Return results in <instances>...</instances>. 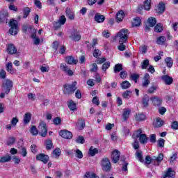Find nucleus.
<instances>
[{"label":"nucleus","mask_w":178,"mask_h":178,"mask_svg":"<svg viewBox=\"0 0 178 178\" xmlns=\"http://www.w3.org/2000/svg\"><path fill=\"white\" fill-rule=\"evenodd\" d=\"M132 138L134 140H137V138H138L139 142L141 144H147V143H148V137L145 134L143 133V129H139L137 131H136L134 133Z\"/></svg>","instance_id":"f257e3e1"},{"label":"nucleus","mask_w":178,"mask_h":178,"mask_svg":"<svg viewBox=\"0 0 178 178\" xmlns=\"http://www.w3.org/2000/svg\"><path fill=\"white\" fill-rule=\"evenodd\" d=\"M117 38H118L119 42H127V38H129V30L126 29L120 30L117 34Z\"/></svg>","instance_id":"f03ea898"},{"label":"nucleus","mask_w":178,"mask_h":178,"mask_svg":"<svg viewBox=\"0 0 178 178\" xmlns=\"http://www.w3.org/2000/svg\"><path fill=\"white\" fill-rule=\"evenodd\" d=\"M77 86V82L74 81L72 84L69 85H64V90L63 92L64 94L70 95L73 94L76 90H77V88L76 87Z\"/></svg>","instance_id":"7ed1b4c3"},{"label":"nucleus","mask_w":178,"mask_h":178,"mask_svg":"<svg viewBox=\"0 0 178 178\" xmlns=\"http://www.w3.org/2000/svg\"><path fill=\"white\" fill-rule=\"evenodd\" d=\"M13 87V82L10 79H4L2 83V90L5 94L10 92V89Z\"/></svg>","instance_id":"20e7f679"},{"label":"nucleus","mask_w":178,"mask_h":178,"mask_svg":"<svg viewBox=\"0 0 178 178\" xmlns=\"http://www.w3.org/2000/svg\"><path fill=\"white\" fill-rule=\"evenodd\" d=\"M9 24L11 27L9 30L10 34H11V35H16V34L19 33V25H17V21L13 19L10 21Z\"/></svg>","instance_id":"39448f33"},{"label":"nucleus","mask_w":178,"mask_h":178,"mask_svg":"<svg viewBox=\"0 0 178 178\" xmlns=\"http://www.w3.org/2000/svg\"><path fill=\"white\" fill-rule=\"evenodd\" d=\"M39 134L42 137H46L47 134H48V129L47 128V124L44 122H41L39 124Z\"/></svg>","instance_id":"423d86ee"},{"label":"nucleus","mask_w":178,"mask_h":178,"mask_svg":"<svg viewBox=\"0 0 178 178\" xmlns=\"http://www.w3.org/2000/svg\"><path fill=\"white\" fill-rule=\"evenodd\" d=\"M30 33H31V38L33 40L34 45H40V43L41 42V40H40L38 37H37V31L35 29H31Z\"/></svg>","instance_id":"0eeeda50"},{"label":"nucleus","mask_w":178,"mask_h":178,"mask_svg":"<svg viewBox=\"0 0 178 178\" xmlns=\"http://www.w3.org/2000/svg\"><path fill=\"white\" fill-rule=\"evenodd\" d=\"M70 38L72 41L77 42V41H80V40H81V35L77 30H74L72 32H71Z\"/></svg>","instance_id":"6e6552de"},{"label":"nucleus","mask_w":178,"mask_h":178,"mask_svg":"<svg viewBox=\"0 0 178 178\" xmlns=\"http://www.w3.org/2000/svg\"><path fill=\"white\" fill-rule=\"evenodd\" d=\"M102 166L103 170L105 172H109L111 170V161L108 158L103 159L102 161Z\"/></svg>","instance_id":"1a4fd4ad"},{"label":"nucleus","mask_w":178,"mask_h":178,"mask_svg":"<svg viewBox=\"0 0 178 178\" xmlns=\"http://www.w3.org/2000/svg\"><path fill=\"white\" fill-rule=\"evenodd\" d=\"M9 13L6 10L0 11V23H8Z\"/></svg>","instance_id":"9d476101"},{"label":"nucleus","mask_w":178,"mask_h":178,"mask_svg":"<svg viewBox=\"0 0 178 178\" xmlns=\"http://www.w3.org/2000/svg\"><path fill=\"white\" fill-rule=\"evenodd\" d=\"M150 101L154 106H161V105H162V98L158 96L150 97Z\"/></svg>","instance_id":"9b49d317"},{"label":"nucleus","mask_w":178,"mask_h":178,"mask_svg":"<svg viewBox=\"0 0 178 178\" xmlns=\"http://www.w3.org/2000/svg\"><path fill=\"white\" fill-rule=\"evenodd\" d=\"M59 135L60 136V137H63V138H65L67 140H70L73 137L72 132L67 130L60 131Z\"/></svg>","instance_id":"f8f14e48"},{"label":"nucleus","mask_w":178,"mask_h":178,"mask_svg":"<svg viewBox=\"0 0 178 178\" xmlns=\"http://www.w3.org/2000/svg\"><path fill=\"white\" fill-rule=\"evenodd\" d=\"M161 161H163V154L162 153H159L157 157L155 156L152 157V161L155 166H159Z\"/></svg>","instance_id":"ddd939ff"},{"label":"nucleus","mask_w":178,"mask_h":178,"mask_svg":"<svg viewBox=\"0 0 178 178\" xmlns=\"http://www.w3.org/2000/svg\"><path fill=\"white\" fill-rule=\"evenodd\" d=\"M120 158V152L118 149H115L111 154V159L113 163H118L119 159Z\"/></svg>","instance_id":"4468645a"},{"label":"nucleus","mask_w":178,"mask_h":178,"mask_svg":"<svg viewBox=\"0 0 178 178\" xmlns=\"http://www.w3.org/2000/svg\"><path fill=\"white\" fill-rule=\"evenodd\" d=\"M36 159L38 161H41L43 163H48V161H49V156L44 154H39L36 156Z\"/></svg>","instance_id":"2eb2a0df"},{"label":"nucleus","mask_w":178,"mask_h":178,"mask_svg":"<svg viewBox=\"0 0 178 178\" xmlns=\"http://www.w3.org/2000/svg\"><path fill=\"white\" fill-rule=\"evenodd\" d=\"M149 74L146 73L143 77V82L142 83V86L144 87L145 88H147L148 86H149V83L151 81H149Z\"/></svg>","instance_id":"dca6fc26"},{"label":"nucleus","mask_w":178,"mask_h":178,"mask_svg":"<svg viewBox=\"0 0 178 178\" xmlns=\"http://www.w3.org/2000/svg\"><path fill=\"white\" fill-rule=\"evenodd\" d=\"M175 173L172 168H168V170L164 172L163 178H175Z\"/></svg>","instance_id":"f3484780"},{"label":"nucleus","mask_w":178,"mask_h":178,"mask_svg":"<svg viewBox=\"0 0 178 178\" xmlns=\"http://www.w3.org/2000/svg\"><path fill=\"white\" fill-rule=\"evenodd\" d=\"M130 113H131V110H130V108L124 109L123 113L122 115L124 122H127V119H129V118H130Z\"/></svg>","instance_id":"a211bd4d"},{"label":"nucleus","mask_w":178,"mask_h":178,"mask_svg":"<svg viewBox=\"0 0 178 178\" xmlns=\"http://www.w3.org/2000/svg\"><path fill=\"white\" fill-rule=\"evenodd\" d=\"M161 79L163 80V81H164V83H165L167 86H170V84L173 83V79L168 75H163L161 77Z\"/></svg>","instance_id":"6ab92c4d"},{"label":"nucleus","mask_w":178,"mask_h":178,"mask_svg":"<svg viewBox=\"0 0 178 178\" xmlns=\"http://www.w3.org/2000/svg\"><path fill=\"white\" fill-rule=\"evenodd\" d=\"M115 17L117 22L120 23V22L124 19V12L123 10H120L117 13Z\"/></svg>","instance_id":"aec40b11"},{"label":"nucleus","mask_w":178,"mask_h":178,"mask_svg":"<svg viewBox=\"0 0 178 178\" xmlns=\"http://www.w3.org/2000/svg\"><path fill=\"white\" fill-rule=\"evenodd\" d=\"M95 20L97 23H104L105 22V16L97 13L95 15Z\"/></svg>","instance_id":"412c9836"},{"label":"nucleus","mask_w":178,"mask_h":178,"mask_svg":"<svg viewBox=\"0 0 178 178\" xmlns=\"http://www.w3.org/2000/svg\"><path fill=\"white\" fill-rule=\"evenodd\" d=\"M6 69L8 73H10L11 74H13L16 73V70L13 69V65L12 63H8L6 66Z\"/></svg>","instance_id":"4be33fe9"},{"label":"nucleus","mask_w":178,"mask_h":178,"mask_svg":"<svg viewBox=\"0 0 178 178\" xmlns=\"http://www.w3.org/2000/svg\"><path fill=\"white\" fill-rule=\"evenodd\" d=\"M7 52L10 55H13V54H16L17 52V49L13 44H9L7 47Z\"/></svg>","instance_id":"5701e85b"},{"label":"nucleus","mask_w":178,"mask_h":178,"mask_svg":"<svg viewBox=\"0 0 178 178\" xmlns=\"http://www.w3.org/2000/svg\"><path fill=\"white\" fill-rule=\"evenodd\" d=\"M149 100H150V98H149V95H145L143 97L142 102H143V105L144 108H147V106H148V105H149Z\"/></svg>","instance_id":"b1692460"},{"label":"nucleus","mask_w":178,"mask_h":178,"mask_svg":"<svg viewBox=\"0 0 178 178\" xmlns=\"http://www.w3.org/2000/svg\"><path fill=\"white\" fill-rule=\"evenodd\" d=\"M66 62L68 65H76L77 63V60L74 59V57L70 56L66 58Z\"/></svg>","instance_id":"393cba45"},{"label":"nucleus","mask_w":178,"mask_h":178,"mask_svg":"<svg viewBox=\"0 0 178 178\" xmlns=\"http://www.w3.org/2000/svg\"><path fill=\"white\" fill-rule=\"evenodd\" d=\"M65 13L67 17H69L71 20H73V19H74V13H73V10L67 8L66 9Z\"/></svg>","instance_id":"a878e982"},{"label":"nucleus","mask_w":178,"mask_h":178,"mask_svg":"<svg viewBox=\"0 0 178 178\" xmlns=\"http://www.w3.org/2000/svg\"><path fill=\"white\" fill-rule=\"evenodd\" d=\"M31 120V113H26L24 115V124H28V123H30V121Z\"/></svg>","instance_id":"bb28decb"},{"label":"nucleus","mask_w":178,"mask_h":178,"mask_svg":"<svg viewBox=\"0 0 178 178\" xmlns=\"http://www.w3.org/2000/svg\"><path fill=\"white\" fill-rule=\"evenodd\" d=\"M154 127H162V126H163V121L161 118H158L154 122Z\"/></svg>","instance_id":"cd10ccee"},{"label":"nucleus","mask_w":178,"mask_h":178,"mask_svg":"<svg viewBox=\"0 0 178 178\" xmlns=\"http://www.w3.org/2000/svg\"><path fill=\"white\" fill-rule=\"evenodd\" d=\"M157 13H163L165 12V3H159L157 9H156Z\"/></svg>","instance_id":"c85d7f7f"},{"label":"nucleus","mask_w":178,"mask_h":178,"mask_svg":"<svg viewBox=\"0 0 178 178\" xmlns=\"http://www.w3.org/2000/svg\"><path fill=\"white\" fill-rule=\"evenodd\" d=\"M131 84L129 81H124L120 83V87L122 90H127V88H130Z\"/></svg>","instance_id":"c756f323"},{"label":"nucleus","mask_w":178,"mask_h":178,"mask_svg":"<svg viewBox=\"0 0 178 178\" xmlns=\"http://www.w3.org/2000/svg\"><path fill=\"white\" fill-rule=\"evenodd\" d=\"M156 42L159 45H163L166 42V37L160 36L157 38Z\"/></svg>","instance_id":"7c9ffc66"},{"label":"nucleus","mask_w":178,"mask_h":178,"mask_svg":"<svg viewBox=\"0 0 178 178\" xmlns=\"http://www.w3.org/2000/svg\"><path fill=\"white\" fill-rule=\"evenodd\" d=\"M88 154L90 155V156H95L96 154H98V149L91 146L89 149Z\"/></svg>","instance_id":"2f4dec72"},{"label":"nucleus","mask_w":178,"mask_h":178,"mask_svg":"<svg viewBox=\"0 0 178 178\" xmlns=\"http://www.w3.org/2000/svg\"><path fill=\"white\" fill-rule=\"evenodd\" d=\"M68 108L69 109H70V111H72L73 112H74V111H76L77 109L76 103H74V102H73L72 100L70 101L68 104Z\"/></svg>","instance_id":"473e14b6"},{"label":"nucleus","mask_w":178,"mask_h":178,"mask_svg":"<svg viewBox=\"0 0 178 178\" xmlns=\"http://www.w3.org/2000/svg\"><path fill=\"white\" fill-rule=\"evenodd\" d=\"M141 24V19L140 17H136L134 19V22H132L133 27H138Z\"/></svg>","instance_id":"72a5a7b5"},{"label":"nucleus","mask_w":178,"mask_h":178,"mask_svg":"<svg viewBox=\"0 0 178 178\" xmlns=\"http://www.w3.org/2000/svg\"><path fill=\"white\" fill-rule=\"evenodd\" d=\"M30 12H31V10L30 9V8L25 7L23 9V13H24L23 19H27L29 15H30Z\"/></svg>","instance_id":"f704fd0d"},{"label":"nucleus","mask_w":178,"mask_h":178,"mask_svg":"<svg viewBox=\"0 0 178 178\" xmlns=\"http://www.w3.org/2000/svg\"><path fill=\"white\" fill-rule=\"evenodd\" d=\"M79 130H83L86 127V122L83 120H80L76 124Z\"/></svg>","instance_id":"c9c22d12"},{"label":"nucleus","mask_w":178,"mask_h":178,"mask_svg":"<svg viewBox=\"0 0 178 178\" xmlns=\"http://www.w3.org/2000/svg\"><path fill=\"white\" fill-rule=\"evenodd\" d=\"M157 88H158V86L156 85L155 84L152 85L147 90L148 94H154L155 91H156Z\"/></svg>","instance_id":"e433bc0d"},{"label":"nucleus","mask_w":178,"mask_h":178,"mask_svg":"<svg viewBox=\"0 0 178 178\" xmlns=\"http://www.w3.org/2000/svg\"><path fill=\"white\" fill-rule=\"evenodd\" d=\"M121 70H123V65L116 64L114 67V73H119Z\"/></svg>","instance_id":"4c0bfd02"},{"label":"nucleus","mask_w":178,"mask_h":178,"mask_svg":"<svg viewBox=\"0 0 178 178\" xmlns=\"http://www.w3.org/2000/svg\"><path fill=\"white\" fill-rule=\"evenodd\" d=\"M165 62L168 67H172L173 66V60L170 57H168L165 59Z\"/></svg>","instance_id":"58836bf2"},{"label":"nucleus","mask_w":178,"mask_h":178,"mask_svg":"<svg viewBox=\"0 0 178 178\" xmlns=\"http://www.w3.org/2000/svg\"><path fill=\"white\" fill-rule=\"evenodd\" d=\"M149 27H154L156 24V19L150 17L148 19Z\"/></svg>","instance_id":"ea45409f"},{"label":"nucleus","mask_w":178,"mask_h":178,"mask_svg":"<svg viewBox=\"0 0 178 178\" xmlns=\"http://www.w3.org/2000/svg\"><path fill=\"white\" fill-rule=\"evenodd\" d=\"M10 159H12L10 156H9V155L4 156L0 158V163H5V162H9L10 161Z\"/></svg>","instance_id":"a19ab883"},{"label":"nucleus","mask_w":178,"mask_h":178,"mask_svg":"<svg viewBox=\"0 0 178 178\" xmlns=\"http://www.w3.org/2000/svg\"><path fill=\"white\" fill-rule=\"evenodd\" d=\"M142 69H147L149 66V60L145 59L141 63Z\"/></svg>","instance_id":"79ce46f5"},{"label":"nucleus","mask_w":178,"mask_h":178,"mask_svg":"<svg viewBox=\"0 0 178 178\" xmlns=\"http://www.w3.org/2000/svg\"><path fill=\"white\" fill-rule=\"evenodd\" d=\"M84 178H99V177L95 173L88 172L86 173Z\"/></svg>","instance_id":"37998d69"},{"label":"nucleus","mask_w":178,"mask_h":178,"mask_svg":"<svg viewBox=\"0 0 178 178\" xmlns=\"http://www.w3.org/2000/svg\"><path fill=\"white\" fill-rule=\"evenodd\" d=\"M144 9L145 10H149L151 9V0H146L144 2Z\"/></svg>","instance_id":"c03bdc74"},{"label":"nucleus","mask_w":178,"mask_h":178,"mask_svg":"<svg viewBox=\"0 0 178 178\" xmlns=\"http://www.w3.org/2000/svg\"><path fill=\"white\" fill-rule=\"evenodd\" d=\"M136 120H137V122L145 120V115H144L143 113L137 114L136 116Z\"/></svg>","instance_id":"a18cd8bd"},{"label":"nucleus","mask_w":178,"mask_h":178,"mask_svg":"<svg viewBox=\"0 0 178 178\" xmlns=\"http://www.w3.org/2000/svg\"><path fill=\"white\" fill-rule=\"evenodd\" d=\"M19 152L22 155V156H27V149L26 147L21 146L19 148Z\"/></svg>","instance_id":"49530a36"},{"label":"nucleus","mask_w":178,"mask_h":178,"mask_svg":"<svg viewBox=\"0 0 178 178\" xmlns=\"http://www.w3.org/2000/svg\"><path fill=\"white\" fill-rule=\"evenodd\" d=\"M40 70L42 73H48V72H49V67L45 64H43L40 67Z\"/></svg>","instance_id":"de8ad7c7"},{"label":"nucleus","mask_w":178,"mask_h":178,"mask_svg":"<svg viewBox=\"0 0 178 178\" xmlns=\"http://www.w3.org/2000/svg\"><path fill=\"white\" fill-rule=\"evenodd\" d=\"M53 123L56 126H58V124H60L62 123V119L59 117H56L53 120Z\"/></svg>","instance_id":"09e8293b"},{"label":"nucleus","mask_w":178,"mask_h":178,"mask_svg":"<svg viewBox=\"0 0 178 178\" xmlns=\"http://www.w3.org/2000/svg\"><path fill=\"white\" fill-rule=\"evenodd\" d=\"M162 24H157L156 26L154 27V31L156 33H161L162 31Z\"/></svg>","instance_id":"8fccbe9b"},{"label":"nucleus","mask_w":178,"mask_h":178,"mask_svg":"<svg viewBox=\"0 0 178 178\" xmlns=\"http://www.w3.org/2000/svg\"><path fill=\"white\" fill-rule=\"evenodd\" d=\"M130 94H131V91L130 90H127L125 91L123 94H122V97L123 98H124L125 99H129V98H130V97H131L130 95Z\"/></svg>","instance_id":"3c124183"},{"label":"nucleus","mask_w":178,"mask_h":178,"mask_svg":"<svg viewBox=\"0 0 178 178\" xmlns=\"http://www.w3.org/2000/svg\"><path fill=\"white\" fill-rule=\"evenodd\" d=\"M110 66H111V63L109 61L104 63L102 65V70L104 72H106V70L109 69Z\"/></svg>","instance_id":"603ef678"},{"label":"nucleus","mask_w":178,"mask_h":178,"mask_svg":"<svg viewBox=\"0 0 178 178\" xmlns=\"http://www.w3.org/2000/svg\"><path fill=\"white\" fill-rule=\"evenodd\" d=\"M136 157L138 158V161H140V162H144V159H143V154L140 151H136Z\"/></svg>","instance_id":"864d4df0"},{"label":"nucleus","mask_w":178,"mask_h":178,"mask_svg":"<svg viewBox=\"0 0 178 178\" xmlns=\"http://www.w3.org/2000/svg\"><path fill=\"white\" fill-rule=\"evenodd\" d=\"M31 133L33 136H37V134H38V130H37V127L35 126H33L31 128Z\"/></svg>","instance_id":"5fc2aeb1"},{"label":"nucleus","mask_w":178,"mask_h":178,"mask_svg":"<svg viewBox=\"0 0 178 178\" xmlns=\"http://www.w3.org/2000/svg\"><path fill=\"white\" fill-rule=\"evenodd\" d=\"M158 145L160 148H163L165 147V140L163 138H160L157 142Z\"/></svg>","instance_id":"6e6d98bb"},{"label":"nucleus","mask_w":178,"mask_h":178,"mask_svg":"<svg viewBox=\"0 0 178 178\" xmlns=\"http://www.w3.org/2000/svg\"><path fill=\"white\" fill-rule=\"evenodd\" d=\"M58 22H60L61 26H63V24H65V23H66V17H65V15L60 16L58 19Z\"/></svg>","instance_id":"4d7b16f0"},{"label":"nucleus","mask_w":178,"mask_h":178,"mask_svg":"<svg viewBox=\"0 0 178 178\" xmlns=\"http://www.w3.org/2000/svg\"><path fill=\"white\" fill-rule=\"evenodd\" d=\"M76 143L78 144H84V137L78 136L76 139Z\"/></svg>","instance_id":"13d9d810"},{"label":"nucleus","mask_w":178,"mask_h":178,"mask_svg":"<svg viewBox=\"0 0 178 178\" xmlns=\"http://www.w3.org/2000/svg\"><path fill=\"white\" fill-rule=\"evenodd\" d=\"M53 154L55 155L56 158L60 156V149L56 148L53 151Z\"/></svg>","instance_id":"bf43d9fd"},{"label":"nucleus","mask_w":178,"mask_h":178,"mask_svg":"<svg viewBox=\"0 0 178 178\" xmlns=\"http://www.w3.org/2000/svg\"><path fill=\"white\" fill-rule=\"evenodd\" d=\"M101 51H99L98 49H96L93 51V56L95 58H98V56H101Z\"/></svg>","instance_id":"052dcab7"},{"label":"nucleus","mask_w":178,"mask_h":178,"mask_svg":"<svg viewBox=\"0 0 178 178\" xmlns=\"http://www.w3.org/2000/svg\"><path fill=\"white\" fill-rule=\"evenodd\" d=\"M149 141H150V143H156V135L151 134L149 136Z\"/></svg>","instance_id":"680f3d73"},{"label":"nucleus","mask_w":178,"mask_h":178,"mask_svg":"<svg viewBox=\"0 0 178 178\" xmlns=\"http://www.w3.org/2000/svg\"><path fill=\"white\" fill-rule=\"evenodd\" d=\"M126 42H120V45L118 47V49L119 51H124L126 49V45H124Z\"/></svg>","instance_id":"e2e57ef3"},{"label":"nucleus","mask_w":178,"mask_h":178,"mask_svg":"<svg viewBox=\"0 0 178 178\" xmlns=\"http://www.w3.org/2000/svg\"><path fill=\"white\" fill-rule=\"evenodd\" d=\"M46 148L47 149H51L52 148V140H49L46 141Z\"/></svg>","instance_id":"0e129e2a"},{"label":"nucleus","mask_w":178,"mask_h":178,"mask_svg":"<svg viewBox=\"0 0 178 178\" xmlns=\"http://www.w3.org/2000/svg\"><path fill=\"white\" fill-rule=\"evenodd\" d=\"M17 123H19V119H17V118L15 117L12 119L11 120V124L15 127L16 124H17Z\"/></svg>","instance_id":"69168bd1"},{"label":"nucleus","mask_w":178,"mask_h":178,"mask_svg":"<svg viewBox=\"0 0 178 178\" xmlns=\"http://www.w3.org/2000/svg\"><path fill=\"white\" fill-rule=\"evenodd\" d=\"M76 157L79 158V159H81V158H83V152H81V151H80V149H76Z\"/></svg>","instance_id":"338daca9"},{"label":"nucleus","mask_w":178,"mask_h":178,"mask_svg":"<svg viewBox=\"0 0 178 178\" xmlns=\"http://www.w3.org/2000/svg\"><path fill=\"white\" fill-rule=\"evenodd\" d=\"M15 141H16V139L13 137L9 138L7 140L8 145H11L12 144H15Z\"/></svg>","instance_id":"774afa93"}]
</instances>
